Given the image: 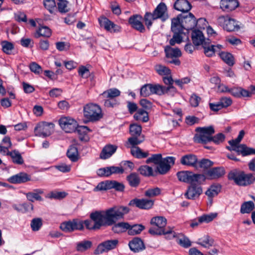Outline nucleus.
<instances>
[{
    "label": "nucleus",
    "mask_w": 255,
    "mask_h": 255,
    "mask_svg": "<svg viewBox=\"0 0 255 255\" xmlns=\"http://www.w3.org/2000/svg\"><path fill=\"white\" fill-rule=\"evenodd\" d=\"M138 170L143 176H150L153 175L152 168L147 165L141 166Z\"/></svg>",
    "instance_id": "5fc2aeb1"
},
{
    "label": "nucleus",
    "mask_w": 255,
    "mask_h": 255,
    "mask_svg": "<svg viewBox=\"0 0 255 255\" xmlns=\"http://www.w3.org/2000/svg\"><path fill=\"white\" fill-rule=\"evenodd\" d=\"M58 9L60 12L65 13L69 11L68 8V1L66 0H57Z\"/></svg>",
    "instance_id": "13d9d810"
},
{
    "label": "nucleus",
    "mask_w": 255,
    "mask_h": 255,
    "mask_svg": "<svg viewBox=\"0 0 255 255\" xmlns=\"http://www.w3.org/2000/svg\"><path fill=\"white\" fill-rule=\"evenodd\" d=\"M175 158L168 156L163 158L158 164L156 168L157 171L161 174L166 173L170 169L171 166L175 163Z\"/></svg>",
    "instance_id": "9b49d317"
},
{
    "label": "nucleus",
    "mask_w": 255,
    "mask_h": 255,
    "mask_svg": "<svg viewBox=\"0 0 255 255\" xmlns=\"http://www.w3.org/2000/svg\"><path fill=\"white\" fill-rule=\"evenodd\" d=\"M3 52L7 54H10L14 48L13 44L7 41H3L1 42Z\"/></svg>",
    "instance_id": "3c124183"
},
{
    "label": "nucleus",
    "mask_w": 255,
    "mask_h": 255,
    "mask_svg": "<svg viewBox=\"0 0 255 255\" xmlns=\"http://www.w3.org/2000/svg\"><path fill=\"white\" fill-rule=\"evenodd\" d=\"M180 163L183 165L197 167L198 158L197 156L193 154H187L181 157Z\"/></svg>",
    "instance_id": "6ab92c4d"
},
{
    "label": "nucleus",
    "mask_w": 255,
    "mask_h": 255,
    "mask_svg": "<svg viewBox=\"0 0 255 255\" xmlns=\"http://www.w3.org/2000/svg\"><path fill=\"white\" fill-rule=\"evenodd\" d=\"M13 208L18 212L25 213L29 210H32L33 205L31 203H23L19 204H13Z\"/></svg>",
    "instance_id": "7c9ffc66"
},
{
    "label": "nucleus",
    "mask_w": 255,
    "mask_h": 255,
    "mask_svg": "<svg viewBox=\"0 0 255 255\" xmlns=\"http://www.w3.org/2000/svg\"><path fill=\"white\" fill-rule=\"evenodd\" d=\"M118 146L116 145L109 144L103 148L100 157L101 159H106L110 158L117 150Z\"/></svg>",
    "instance_id": "4be33fe9"
},
{
    "label": "nucleus",
    "mask_w": 255,
    "mask_h": 255,
    "mask_svg": "<svg viewBox=\"0 0 255 255\" xmlns=\"http://www.w3.org/2000/svg\"><path fill=\"white\" fill-rule=\"evenodd\" d=\"M238 0H221L220 6L222 10L226 12L234 10L239 6Z\"/></svg>",
    "instance_id": "dca6fc26"
},
{
    "label": "nucleus",
    "mask_w": 255,
    "mask_h": 255,
    "mask_svg": "<svg viewBox=\"0 0 255 255\" xmlns=\"http://www.w3.org/2000/svg\"><path fill=\"white\" fill-rule=\"evenodd\" d=\"M51 35V31L49 28L46 26H41L36 31L35 35L36 38L40 36L49 37Z\"/></svg>",
    "instance_id": "ea45409f"
},
{
    "label": "nucleus",
    "mask_w": 255,
    "mask_h": 255,
    "mask_svg": "<svg viewBox=\"0 0 255 255\" xmlns=\"http://www.w3.org/2000/svg\"><path fill=\"white\" fill-rule=\"evenodd\" d=\"M134 118L136 120L146 122L149 120L148 113L143 109H139L134 114Z\"/></svg>",
    "instance_id": "a18cd8bd"
},
{
    "label": "nucleus",
    "mask_w": 255,
    "mask_h": 255,
    "mask_svg": "<svg viewBox=\"0 0 255 255\" xmlns=\"http://www.w3.org/2000/svg\"><path fill=\"white\" fill-rule=\"evenodd\" d=\"M237 149L238 150V154H242L243 156L255 155V148L249 147L244 144H240V146L237 148Z\"/></svg>",
    "instance_id": "c85d7f7f"
},
{
    "label": "nucleus",
    "mask_w": 255,
    "mask_h": 255,
    "mask_svg": "<svg viewBox=\"0 0 255 255\" xmlns=\"http://www.w3.org/2000/svg\"><path fill=\"white\" fill-rule=\"evenodd\" d=\"M221 186L220 184H213L206 191L205 194L210 198L217 196L221 191Z\"/></svg>",
    "instance_id": "473e14b6"
},
{
    "label": "nucleus",
    "mask_w": 255,
    "mask_h": 255,
    "mask_svg": "<svg viewBox=\"0 0 255 255\" xmlns=\"http://www.w3.org/2000/svg\"><path fill=\"white\" fill-rule=\"evenodd\" d=\"M43 193V191L41 189H36L32 192H28L26 194L27 199L30 202H33L34 201H42V198L40 196Z\"/></svg>",
    "instance_id": "cd10ccee"
},
{
    "label": "nucleus",
    "mask_w": 255,
    "mask_h": 255,
    "mask_svg": "<svg viewBox=\"0 0 255 255\" xmlns=\"http://www.w3.org/2000/svg\"><path fill=\"white\" fill-rule=\"evenodd\" d=\"M130 153L134 157L137 158H145L148 156V152H143L142 150L138 146L132 147L130 150Z\"/></svg>",
    "instance_id": "a19ab883"
},
{
    "label": "nucleus",
    "mask_w": 255,
    "mask_h": 255,
    "mask_svg": "<svg viewBox=\"0 0 255 255\" xmlns=\"http://www.w3.org/2000/svg\"><path fill=\"white\" fill-rule=\"evenodd\" d=\"M214 243V240L211 238L208 235H205L199 239L197 244L204 248H209L212 247Z\"/></svg>",
    "instance_id": "c9c22d12"
},
{
    "label": "nucleus",
    "mask_w": 255,
    "mask_h": 255,
    "mask_svg": "<svg viewBox=\"0 0 255 255\" xmlns=\"http://www.w3.org/2000/svg\"><path fill=\"white\" fill-rule=\"evenodd\" d=\"M118 243L119 241L118 240H112L105 241L98 245L95 251V254H100L113 250L117 247Z\"/></svg>",
    "instance_id": "f8f14e48"
},
{
    "label": "nucleus",
    "mask_w": 255,
    "mask_h": 255,
    "mask_svg": "<svg viewBox=\"0 0 255 255\" xmlns=\"http://www.w3.org/2000/svg\"><path fill=\"white\" fill-rule=\"evenodd\" d=\"M155 70L160 75H169L170 74V70L166 66L159 64L155 66Z\"/></svg>",
    "instance_id": "864d4df0"
},
{
    "label": "nucleus",
    "mask_w": 255,
    "mask_h": 255,
    "mask_svg": "<svg viewBox=\"0 0 255 255\" xmlns=\"http://www.w3.org/2000/svg\"><path fill=\"white\" fill-rule=\"evenodd\" d=\"M84 117L87 119L85 122H96L99 121L103 117L102 110L97 104L89 103L84 106L83 108Z\"/></svg>",
    "instance_id": "39448f33"
},
{
    "label": "nucleus",
    "mask_w": 255,
    "mask_h": 255,
    "mask_svg": "<svg viewBox=\"0 0 255 255\" xmlns=\"http://www.w3.org/2000/svg\"><path fill=\"white\" fill-rule=\"evenodd\" d=\"M199 134H196L194 137V140L197 143H206L211 141V137L208 136L201 131H197Z\"/></svg>",
    "instance_id": "f704fd0d"
},
{
    "label": "nucleus",
    "mask_w": 255,
    "mask_h": 255,
    "mask_svg": "<svg viewBox=\"0 0 255 255\" xmlns=\"http://www.w3.org/2000/svg\"><path fill=\"white\" fill-rule=\"evenodd\" d=\"M217 216L216 213H211L210 214H204L198 218V222L202 223L203 222L209 223L213 221Z\"/></svg>",
    "instance_id": "09e8293b"
},
{
    "label": "nucleus",
    "mask_w": 255,
    "mask_h": 255,
    "mask_svg": "<svg viewBox=\"0 0 255 255\" xmlns=\"http://www.w3.org/2000/svg\"><path fill=\"white\" fill-rule=\"evenodd\" d=\"M129 185L132 187H137L140 183V179L136 173H131L127 177Z\"/></svg>",
    "instance_id": "2f4dec72"
},
{
    "label": "nucleus",
    "mask_w": 255,
    "mask_h": 255,
    "mask_svg": "<svg viewBox=\"0 0 255 255\" xmlns=\"http://www.w3.org/2000/svg\"><path fill=\"white\" fill-rule=\"evenodd\" d=\"M225 170L223 167H214L208 170L206 173L207 178L208 179H216L223 176Z\"/></svg>",
    "instance_id": "a211bd4d"
},
{
    "label": "nucleus",
    "mask_w": 255,
    "mask_h": 255,
    "mask_svg": "<svg viewBox=\"0 0 255 255\" xmlns=\"http://www.w3.org/2000/svg\"><path fill=\"white\" fill-rule=\"evenodd\" d=\"M144 229L145 227L141 224L130 225V227L128 229V234L130 236L138 235Z\"/></svg>",
    "instance_id": "58836bf2"
},
{
    "label": "nucleus",
    "mask_w": 255,
    "mask_h": 255,
    "mask_svg": "<svg viewBox=\"0 0 255 255\" xmlns=\"http://www.w3.org/2000/svg\"><path fill=\"white\" fill-rule=\"evenodd\" d=\"M121 92L117 88H111L104 91L102 96L106 98H116L120 96Z\"/></svg>",
    "instance_id": "4c0bfd02"
},
{
    "label": "nucleus",
    "mask_w": 255,
    "mask_h": 255,
    "mask_svg": "<svg viewBox=\"0 0 255 255\" xmlns=\"http://www.w3.org/2000/svg\"><path fill=\"white\" fill-rule=\"evenodd\" d=\"M130 249L134 253H138L145 249L143 242L139 238H134L128 243Z\"/></svg>",
    "instance_id": "412c9836"
},
{
    "label": "nucleus",
    "mask_w": 255,
    "mask_h": 255,
    "mask_svg": "<svg viewBox=\"0 0 255 255\" xmlns=\"http://www.w3.org/2000/svg\"><path fill=\"white\" fill-rule=\"evenodd\" d=\"M192 40L196 46L203 45L206 42L202 32L199 30H194L192 31Z\"/></svg>",
    "instance_id": "bb28decb"
},
{
    "label": "nucleus",
    "mask_w": 255,
    "mask_h": 255,
    "mask_svg": "<svg viewBox=\"0 0 255 255\" xmlns=\"http://www.w3.org/2000/svg\"><path fill=\"white\" fill-rule=\"evenodd\" d=\"M154 201L150 199L135 198L130 201L128 205L141 209L148 210L152 208Z\"/></svg>",
    "instance_id": "ddd939ff"
},
{
    "label": "nucleus",
    "mask_w": 255,
    "mask_h": 255,
    "mask_svg": "<svg viewBox=\"0 0 255 255\" xmlns=\"http://www.w3.org/2000/svg\"><path fill=\"white\" fill-rule=\"evenodd\" d=\"M42 225V220L40 218H35L31 222V228L33 231H38Z\"/></svg>",
    "instance_id": "052dcab7"
},
{
    "label": "nucleus",
    "mask_w": 255,
    "mask_h": 255,
    "mask_svg": "<svg viewBox=\"0 0 255 255\" xmlns=\"http://www.w3.org/2000/svg\"><path fill=\"white\" fill-rule=\"evenodd\" d=\"M183 23L185 26V29L189 30L194 28L197 24L198 22L204 21L206 22L204 18H200L198 21L196 20L194 15L191 12L188 15L182 16Z\"/></svg>",
    "instance_id": "4468645a"
},
{
    "label": "nucleus",
    "mask_w": 255,
    "mask_h": 255,
    "mask_svg": "<svg viewBox=\"0 0 255 255\" xmlns=\"http://www.w3.org/2000/svg\"><path fill=\"white\" fill-rule=\"evenodd\" d=\"M180 17H182V15L179 14L177 17L173 18L171 20V29L173 32H183L185 29L183 19H182L180 21Z\"/></svg>",
    "instance_id": "aec40b11"
},
{
    "label": "nucleus",
    "mask_w": 255,
    "mask_h": 255,
    "mask_svg": "<svg viewBox=\"0 0 255 255\" xmlns=\"http://www.w3.org/2000/svg\"><path fill=\"white\" fill-rule=\"evenodd\" d=\"M190 174V171H181L177 173L176 175L180 181L186 183L189 174Z\"/></svg>",
    "instance_id": "338daca9"
},
{
    "label": "nucleus",
    "mask_w": 255,
    "mask_h": 255,
    "mask_svg": "<svg viewBox=\"0 0 255 255\" xmlns=\"http://www.w3.org/2000/svg\"><path fill=\"white\" fill-rule=\"evenodd\" d=\"M162 155L161 154H155L152 155V156L148 158L146 160V163H149L151 162L157 165L162 160Z\"/></svg>",
    "instance_id": "e2e57ef3"
},
{
    "label": "nucleus",
    "mask_w": 255,
    "mask_h": 255,
    "mask_svg": "<svg viewBox=\"0 0 255 255\" xmlns=\"http://www.w3.org/2000/svg\"><path fill=\"white\" fill-rule=\"evenodd\" d=\"M110 189V180L100 182L94 188V191L107 190Z\"/></svg>",
    "instance_id": "bf43d9fd"
},
{
    "label": "nucleus",
    "mask_w": 255,
    "mask_h": 255,
    "mask_svg": "<svg viewBox=\"0 0 255 255\" xmlns=\"http://www.w3.org/2000/svg\"><path fill=\"white\" fill-rule=\"evenodd\" d=\"M7 155H9L12 161L17 164H22L23 163V158L18 151L14 150L11 152H7Z\"/></svg>",
    "instance_id": "37998d69"
},
{
    "label": "nucleus",
    "mask_w": 255,
    "mask_h": 255,
    "mask_svg": "<svg viewBox=\"0 0 255 255\" xmlns=\"http://www.w3.org/2000/svg\"><path fill=\"white\" fill-rule=\"evenodd\" d=\"M177 243L181 247L185 248H189L191 246V243L189 239L185 236L179 238L177 240Z\"/></svg>",
    "instance_id": "69168bd1"
},
{
    "label": "nucleus",
    "mask_w": 255,
    "mask_h": 255,
    "mask_svg": "<svg viewBox=\"0 0 255 255\" xmlns=\"http://www.w3.org/2000/svg\"><path fill=\"white\" fill-rule=\"evenodd\" d=\"M228 179L233 180L235 183L240 186H248L253 183L255 177L251 173L246 174L244 171L234 170L228 174Z\"/></svg>",
    "instance_id": "20e7f679"
},
{
    "label": "nucleus",
    "mask_w": 255,
    "mask_h": 255,
    "mask_svg": "<svg viewBox=\"0 0 255 255\" xmlns=\"http://www.w3.org/2000/svg\"><path fill=\"white\" fill-rule=\"evenodd\" d=\"M144 140V136L143 135H136L132 136L131 137L128 138L127 144H129L132 146V147H136L135 145L140 144Z\"/></svg>",
    "instance_id": "49530a36"
},
{
    "label": "nucleus",
    "mask_w": 255,
    "mask_h": 255,
    "mask_svg": "<svg viewBox=\"0 0 255 255\" xmlns=\"http://www.w3.org/2000/svg\"><path fill=\"white\" fill-rule=\"evenodd\" d=\"M168 17L167 6L164 3L161 2L156 6L152 13L146 12L144 20L147 28L149 29L152 25V20L161 18L162 21H165Z\"/></svg>",
    "instance_id": "7ed1b4c3"
},
{
    "label": "nucleus",
    "mask_w": 255,
    "mask_h": 255,
    "mask_svg": "<svg viewBox=\"0 0 255 255\" xmlns=\"http://www.w3.org/2000/svg\"><path fill=\"white\" fill-rule=\"evenodd\" d=\"M201 99L196 94H193L189 99V102L191 106L193 107H197L198 106L199 104Z\"/></svg>",
    "instance_id": "774afa93"
},
{
    "label": "nucleus",
    "mask_w": 255,
    "mask_h": 255,
    "mask_svg": "<svg viewBox=\"0 0 255 255\" xmlns=\"http://www.w3.org/2000/svg\"><path fill=\"white\" fill-rule=\"evenodd\" d=\"M117 221L112 226V231L115 234H121L126 231H128L130 224L128 222H121L116 223Z\"/></svg>",
    "instance_id": "393cba45"
},
{
    "label": "nucleus",
    "mask_w": 255,
    "mask_h": 255,
    "mask_svg": "<svg viewBox=\"0 0 255 255\" xmlns=\"http://www.w3.org/2000/svg\"><path fill=\"white\" fill-rule=\"evenodd\" d=\"M201 184H192L188 186L185 197L189 200H195L198 198L203 192Z\"/></svg>",
    "instance_id": "9d476101"
},
{
    "label": "nucleus",
    "mask_w": 255,
    "mask_h": 255,
    "mask_svg": "<svg viewBox=\"0 0 255 255\" xmlns=\"http://www.w3.org/2000/svg\"><path fill=\"white\" fill-rule=\"evenodd\" d=\"M60 229L65 232H72L75 230H82L84 229L83 222L77 219H74L62 223Z\"/></svg>",
    "instance_id": "6e6552de"
},
{
    "label": "nucleus",
    "mask_w": 255,
    "mask_h": 255,
    "mask_svg": "<svg viewBox=\"0 0 255 255\" xmlns=\"http://www.w3.org/2000/svg\"><path fill=\"white\" fill-rule=\"evenodd\" d=\"M129 132L131 136L141 135V127L136 124L131 125L129 127Z\"/></svg>",
    "instance_id": "6e6d98bb"
},
{
    "label": "nucleus",
    "mask_w": 255,
    "mask_h": 255,
    "mask_svg": "<svg viewBox=\"0 0 255 255\" xmlns=\"http://www.w3.org/2000/svg\"><path fill=\"white\" fill-rule=\"evenodd\" d=\"M151 87L152 94L162 95L165 93H167L169 91V88H166V87L165 86H161L158 84H151Z\"/></svg>",
    "instance_id": "79ce46f5"
},
{
    "label": "nucleus",
    "mask_w": 255,
    "mask_h": 255,
    "mask_svg": "<svg viewBox=\"0 0 255 255\" xmlns=\"http://www.w3.org/2000/svg\"><path fill=\"white\" fill-rule=\"evenodd\" d=\"M59 122L61 128L66 132H72L76 129L77 122L72 118L62 117L59 120Z\"/></svg>",
    "instance_id": "1a4fd4ad"
},
{
    "label": "nucleus",
    "mask_w": 255,
    "mask_h": 255,
    "mask_svg": "<svg viewBox=\"0 0 255 255\" xmlns=\"http://www.w3.org/2000/svg\"><path fill=\"white\" fill-rule=\"evenodd\" d=\"M217 23L228 31L238 30L240 26L238 22L229 15H221L218 17Z\"/></svg>",
    "instance_id": "423d86ee"
},
{
    "label": "nucleus",
    "mask_w": 255,
    "mask_h": 255,
    "mask_svg": "<svg viewBox=\"0 0 255 255\" xmlns=\"http://www.w3.org/2000/svg\"><path fill=\"white\" fill-rule=\"evenodd\" d=\"M110 189L114 188L119 191H123L125 188L123 183L118 182L115 180H110Z\"/></svg>",
    "instance_id": "0e129e2a"
},
{
    "label": "nucleus",
    "mask_w": 255,
    "mask_h": 255,
    "mask_svg": "<svg viewBox=\"0 0 255 255\" xmlns=\"http://www.w3.org/2000/svg\"><path fill=\"white\" fill-rule=\"evenodd\" d=\"M92 246V243L90 241L84 240L76 244V249L79 252H84L90 249Z\"/></svg>",
    "instance_id": "72a5a7b5"
},
{
    "label": "nucleus",
    "mask_w": 255,
    "mask_h": 255,
    "mask_svg": "<svg viewBox=\"0 0 255 255\" xmlns=\"http://www.w3.org/2000/svg\"><path fill=\"white\" fill-rule=\"evenodd\" d=\"M160 189L158 187L148 189L146 190L144 195L146 197H152L156 196L160 194Z\"/></svg>",
    "instance_id": "680f3d73"
},
{
    "label": "nucleus",
    "mask_w": 255,
    "mask_h": 255,
    "mask_svg": "<svg viewBox=\"0 0 255 255\" xmlns=\"http://www.w3.org/2000/svg\"><path fill=\"white\" fill-rule=\"evenodd\" d=\"M54 126L52 123L46 122L38 123L34 128L35 135L42 137L49 136L53 131Z\"/></svg>",
    "instance_id": "0eeeda50"
},
{
    "label": "nucleus",
    "mask_w": 255,
    "mask_h": 255,
    "mask_svg": "<svg viewBox=\"0 0 255 255\" xmlns=\"http://www.w3.org/2000/svg\"><path fill=\"white\" fill-rule=\"evenodd\" d=\"M67 155L72 161H77L78 159V151L77 147L75 145L70 146L67 150Z\"/></svg>",
    "instance_id": "e433bc0d"
},
{
    "label": "nucleus",
    "mask_w": 255,
    "mask_h": 255,
    "mask_svg": "<svg viewBox=\"0 0 255 255\" xmlns=\"http://www.w3.org/2000/svg\"><path fill=\"white\" fill-rule=\"evenodd\" d=\"M150 224L152 226L148 231L149 234L152 235H161L170 234L173 237H175V233L172 231V228L168 227L165 229L167 224L165 218L162 216H156L153 217L150 220Z\"/></svg>",
    "instance_id": "f03ea898"
},
{
    "label": "nucleus",
    "mask_w": 255,
    "mask_h": 255,
    "mask_svg": "<svg viewBox=\"0 0 255 255\" xmlns=\"http://www.w3.org/2000/svg\"><path fill=\"white\" fill-rule=\"evenodd\" d=\"M30 180L27 174L20 172L18 174L11 176L8 179V181L13 184H18L25 182Z\"/></svg>",
    "instance_id": "a878e982"
},
{
    "label": "nucleus",
    "mask_w": 255,
    "mask_h": 255,
    "mask_svg": "<svg viewBox=\"0 0 255 255\" xmlns=\"http://www.w3.org/2000/svg\"><path fill=\"white\" fill-rule=\"evenodd\" d=\"M174 8L178 11L187 12L191 9L192 5L187 0H176Z\"/></svg>",
    "instance_id": "5701e85b"
},
{
    "label": "nucleus",
    "mask_w": 255,
    "mask_h": 255,
    "mask_svg": "<svg viewBox=\"0 0 255 255\" xmlns=\"http://www.w3.org/2000/svg\"><path fill=\"white\" fill-rule=\"evenodd\" d=\"M100 26L104 27L107 31L111 32H116L120 31V27L114 23L112 21L105 16L99 18Z\"/></svg>",
    "instance_id": "2eb2a0df"
},
{
    "label": "nucleus",
    "mask_w": 255,
    "mask_h": 255,
    "mask_svg": "<svg viewBox=\"0 0 255 255\" xmlns=\"http://www.w3.org/2000/svg\"><path fill=\"white\" fill-rule=\"evenodd\" d=\"M165 52L167 59L179 57L181 56V52L179 49L173 48L169 46L165 47Z\"/></svg>",
    "instance_id": "c756f323"
},
{
    "label": "nucleus",
    "mask_w": 255,
    "mask_h": 255,
    "mask_svg": "<svg viewBox=\"0 0 255 255\" xmlns=\"http://www.w3.org/2000/svg\"><path fill=\"white\" fill-rule=\"evenodd\" d=\"M140 94L143 97H148L152 94L151 84H147L143 85L140 89Z\"/></svg>",
    "instance_id": "8fccbe9b"
},
{
    "label": "nucleus",
    "mask_w": 255,
    "mask_h": 255,
    "mask_svg": "<svg viewBox=\"0 0 255 255\" xmlns=\"http://www.w3.org/2000/svg\"><path fill=\"white\" fill-rule=\"evenodd\" d=\"M142 17L139 15H133L130 16L128 19L129 23L135 29L140 32H144L145 30V27L141 22Z\"/></svg>",
    "instance_id": "f3484780"
},
{
    "label": "nucleus",
    "mask_w": 255,
    "mask_h": 255,
    "mask_svg": "<svg viewBox=\"0 0 255 255\" xmlns=\"http://www.w3.org/2000/svg\"><path fill=\"white\" fill-rule=\"evenodd\" d=\"M220 55L222 59L229 66H233L234 64V57L231 53L223 52Z\"/></svg>",
    "instance_id": "de8ad7c7"
},
{
    "label": "nucleus",
    "mask_w": 255,
    "mask_h": 255,
    "mask_svg": "<svg viewBox=\"0 0 255 255\" xmlns=\"http://www.w3.org/2000/svg\"><path fill=\"white\" fill-rule=\"evenodd\" d=\"M202 46L204 49V53L208 57L212 56L214 53L217 52V50L215 48L214 45H208L207 42Z\"/></svg>",
    "instance_id": "603ef678"
},
{
    "label": "nucleus",
    "mask_w": 255,
    "mask_h": 255,
    "mask_svg": "<svg viewBox=\"0 0 255 255\" xmlns=\"http://www.w3.org/2000/svg\"><path fill=\"white\" fill-rule=\"evenodd\" d=\"M129 211V209L125 206H114L105 211H96L90 214L91 219L84 222L87 229L98 230L103 226H111L116 221L123 219L124 216Z\"/></svg>",
    "instance_id": "f257e3e1"
},
{
    "label": "nucleus",
    "mask_w": 255,
    "mask_h": 255,
    "mask_svg": "<svg viewBox=\"0 0 255 255\" xmlns=\"http://www.w3.org/2000/svg\"><path fill=\"white\" fill-rule=\"evenodd\" d=\"M43 4L45 8L52 13L56 9L55 0H43Z\"/></svg>",
    "instance_id": "4d7b16f0"
},
{
    "label": "nucleus",
    "mask_w": 255,
    "mask_h": 255,
    "mask_svg": "<svg viewBox=\"0 0 255 255\" xmlns=\"http://www.w3.org/2000/svg\"><path fill=\"white\" fill-rule=\"evenodd\" d=\"M206 177L204 175L201 174H195L190 171L189 174L187 181L186 183L192 184H201L206 180Z\"/></svg>",
    "instance_id": "b1692460"
},
{
    "label": "nucleus",
    "mask_w": 255,
    "mask_h": 255,
    "mask_svg": "<svg viewBox=\"0 0 255 255\" xmlns=\"http://www.w3.org/2000/svg\"><path fill=\"white\" fill-rule=\"evenodd\" d=\"M254 208L255 204L253 201H247L242 204L240 212L242 214L250 213Z\"/></svg>",
    "instance_id": "c03bdc74"
}]
</instances>
